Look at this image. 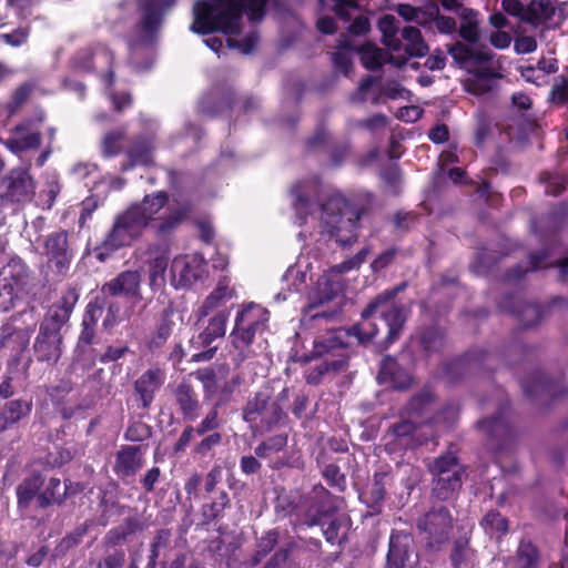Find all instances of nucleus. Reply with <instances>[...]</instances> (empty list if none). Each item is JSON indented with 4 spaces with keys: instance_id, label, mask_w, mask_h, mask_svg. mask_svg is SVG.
<instances>
[{
    "instance_id": "54",
    "label": "nucleus",
    "mask_w": 568,
    "mask_h": 568,
    "mask_svg": "<svg viewBox=\"0 0 568 568\" xmlns=\"http://www.w3.org/2000/svg\"><path fill=\"white\" fill-rule=\"evenodd\" d=\"M288 442V436L285 433L276 434L262 440L255 448L254 454L256 457L265 459L270 456L282 452Z\"/></svg>"
},
{
    "instance_id": "49",
    "label": "nucleus",
    "mask_w": 568,
    "mask_h": 568,
    "mask_svg": "<svg viewBox=\"0 0 568 568\" xmlns=\"http://www.w3.org/2000/svg\"><path fill=\"white\" fill-rule=\"evenodd\" d=\"M480 526L485 534L501 539L509 531V521L498 510L491 509L481 518Z\"/></svg>"
},
{
    "instance_id": "27",
    "label": "nucleus",
    "mask_w": 568,
    "mask_h": 568,
    "mask_svg": "<svg viewBox=\"0 0 568 568\" xmlns=\"http://www.w3.org/2000/svg\"><path fill=\"white\" fill-rule=\"evenodd\" d=\"M32 120L27 119L12 129V135L2 141L3 145L13 154L29 150H37L41 145V133L32 130Z\"/></svg>"
},
{
    "instance_id": "51",
    "label": "nucleus",
    "mask_w": 568,
    "mask_h": 568,
    "mask_svg": "<svg viewBox=\"0 0 568 568\" xmlns=\"http://www.w3.org/2000/svg\"><path fill=\"white\" fill-rule=\"evenodd\" d=\"M402 38L407 42L405 52L409 57L422 58L427 54L428 45L418 28L408 26L402 30Z\"/></svg>"
},
{
    "instance_id": "58",
    "label": "nucleus",
    "mask_w": 568,
    "mask_h": 568,
    "mask_svg": "<svg viewBox=\"0 0 568 568\" xmlns=\"http://www.w3.org/2000/svg\"><path fill=\"white\" fill-rule=\"evenodd\" d=\"M361 62L369 71H377L383 67V51L373 43H365L358 48Z\"/></svg>"
},
{
    "instance_id": "48",
    "label": "nucleus",
    "mask_w": 568,
    "mask_h": 568,
    "mask_svg": "<svg viewBox=\"0 0 568 568\" xmlns=\"http://www.w3.org/2000/svg\"><path fill=\"white\" fill-rule=\"evenodd\" d=\"M126 139V128L120 126L108 131L101 139V154L105 159L114 158L122 153L123 142Z\"/></svg>"
},
{
    "instance_id": "36",
    "label": "nucleus",
    "mask_w": 568,
    "mask_h": 568,
    "mask_svg": "<svg viewBox=\"0 0 568 568\" xmlns=\"http://www.w3.org/2000/svg\"><path fill=\"white\" fill-rule=\"evenodd\" d=\"M447 51L458 67L466 70L471 65L488 63L493 59L491 53L483 50H474L463 42L452 44Z\"/></svg>"
},
{
    "instance_id": "64",
    "label": "nucleus",
    "mask_w": 568,
    "mask_h": 568,
    "mask_svg": "<svg viewBox=\"0 0 568 568\" xmlns=\"http://www.w3.org/2000/svg\"><path fill=\"white\" fill-rule=\"evenodd\" d=\"M73 390V383L69 377L60 378L54 385L47 387V396L53 404H60Z\"/></svg>"
},
{
    "instance_id": "1",
    "label": "nucleus",
    "mask_w": 568,
    "mask_h": 568,
    "mask_svg": "<svg viewBox=\"0 0 568 568\" xmlns=\"http://www.w3.org/2000/svg\"><path fill=\"white\" fill-rule=\"evenodd\" d=\"M267 2L268 0H197L193 4L190 30L201 36L223 33L229 37V48L248 54L255 49L258 34L250 32L241 41L232 37L242 33L244 13L251 22L262 21L266 14Z\"/></svg>"
},
{
    "instance_id": "16",
    "label": "nucleus",
    "mask_w": 568,
    "mask_h": 568,
    "mask_svg": "<svg viewBox=\"0 0 568 568\" xmlns=\"http://www.w3.org/2000/svg\"><path fill=\"white\" fill-rule=\"evenodd\" d=\"M495 358V355L483 348H470L465 354L455 357L445 365V374L450 383L457 382L464 375L480 369L494 371L488 363Z\"/></svg>"
},
{
    "instance_id": "24",
    "label": "nucleus",
    "mask_w": 568,
    "mask_h": 568,
    "mask_svg": "<svg viewBox=\"0 0 568 568\" xmlns=\"http://www.w3.org/2000/svg\"><path fill=\"white\" fill-rule=\"evenodd\" d=\"M29 276L30 268L19 256L11 257L0 270V283L2 284V290L9 295L10 302V306L3 307L6 311L13 307V300L17 297L14 290L24 287Z\"/></svg>"
},
{
    "instance_id": "45",
    "label": "nucleus",
    "mask_w": 568,
    "mask_h": 568,
    "mask_svg": "<svg viewBox=\"0 0 568 568\" xmlns=\"http://www.w3.org/2000/svg\"><path fill=\"white\" fill-rule=\"evenodd\" d=\"M244 383V378L241 374H233L230 378L222 383H217L211 394L215 395L214 405L215 408H223L234 402V394L239 390L241 385Z\"/></svg>"
},
{
    "instance_id": "28",
    "label": "nucleus",
    "mask_w": 568,
    "mask_h": 568,
    "mask_svg": "<svg viewBox=\"0 0 568 568\" xmlns=\"http://www.w3.org/2000/svg\"><path fill=\"white\" fill-rule=\"evenodd\" d=\"M179 542L169 528L158 529L150 544L148 562L145 568H158L159 561L172 557L174 552H181Z\"/></svg>"
},
{
    "instance_id": "25",
    "label": "nucleus",
    "mask_w": 568,
    "mask_h": 568,
    "mask_svg": "<svg viewBox=\"0 0 568 568\" xmlns=\"http://www.w3.org/2000/svg\"><path fill=\"white\" fill-rule=\"evenodd\" d=\"M165 379V374L160 368L146 369L133 385L134 399L139 408L149 410L156 392L161 388Z\"/></svg>"
},
{
    "instance_id": "3",
    "label": "nucleus",
    "mask_w": 568,
    "mask_h": 568,
    "mask_svg": "<svg viewBox=\"0 0 568 568\" xmlns=\"http://www.w3.org/2000/svg\"><path fill=\"white\" fill-rule=\"evenodd\" d=\"M61 479L47 477L39 469L30 470L16 486L17 511L22 518L37 520L32 511H44L51 507H62Z\"/></svg>"
},
{
    "instance_id": "53",
    "label": "nucleus",
    "mask_w": 568,
    "mask_h": 568,
    "mask_svg": "<svg viewBox=\"0 0 568 568\" xmlns=\"http://www.w3.org/2000/svg\"><path fill=\"white\" fill-rule=\"evenodd\" d=\"M435 396L429 389H422L410 397L404 406V410L409 416L423 417L430 409Z\"/></svg>"
},
{
    "instance_id": "50",
    "label": "nucleus",
    "mask_w": 568,
    "mask_h": 568,
    "mask_svg": "<svg viewBox=\"0 0 568 568\" xmlns=\"http://www.w3.org/2000/svg\"><path fill=\"white\" fill-rule=\"evenodd\" d=\"M477 16L478 12L471 8H463L460 13L462 23L458 32L460 38L470 44L477 43L480 38Z\"/></svg>"
},
{
    "instance_id": "6",
    "label": "nucleus",
    "mask_w": 568,
    "mask_h": 568,
    "mask_svg": "<svg viewBox=\"0 0 568 568\" xmlns=\"http://www.w3.org/2000/svg\"><path fill=\"white\" fill-rule=\"evenodd\" d=\"M242 419L248 425L252 434L265 435L288 422V415L267 389L254 393L242 407Z\"/></svg>"
},
{
    "instance_id": "61",
    "label": "nucleus",
    "mask_w": 568,
    "mask_h": 568,
    "mask_svg": "<svg viewBox=\"0 0 568 568\" xmlns=\"http://www.w3.org/2000/svg\"><path fill=\"white\" fill-rule=\"evenodd\" d=\"M312 186V183L308 181H298L292 185L290 192L294 197L293 205L296 211L307 212L311 205V196L308 190Z\"/></svg>"
},
{
    "instance_id": "40",
    "label": "nucleus",
    "mask_w": 568,
    "mask_h": 568,
    "mask_svg": "<svg viewBox=\"0 0 568 568\" xmlns=\"http://www.w3.org/2000/svg\"><path fill=\"white\" fill-rule=\"evenodd\" d=\"M549 256L550 252L547 248H542L539 252H530L528 255L529 267L525 268L521 264H517L505 272L504 280L509 283L521 281L529 272H537L541 268L551 267L550 264L546 263Z\"/></svg>"
},
{
    "instance_id": "59",
    "label": "nucleus",
    "mask_w": 568,
    "mask_h": 568,
    "mask_svg": "<svg viewBox=\"0 0 568 568\" xmlns=\"http://www.w3.org/2000/svg\"><path fill=\"white\" fill-rule=\"evenodd\" d=\"M337 48L339 50L333 53L332 62L339 72L347 75L353 70V61L351 55L342 50H351L352 42L346 37H343L338 40Z\"/></svg>"
},
{
    "instance_id": "62",
    "label": "nucleus",
    "mask_w": 568,
    "mask_h": 568,
    "mask_svg": "<svg viewBox=\"0 0 568 568\" xmlns=\"http://www.w3.org/2000/svg\"><path fill=\"white\" fill-rule=\"evenodd\" d=\"M554 9L548 0H532L527 7L526 22L546 20L551 17Z\"/></svg>"
},
{
    "instance_id": "22",
    "label": "nucleus",
    "mask_w": 568,
    "mask_h": 568,
    "mask_svg": "<svg viewBox=\"0 0 568 568\" xmlns=\"http://www.w3.org/2000/svg\"><path fill=\"white\" fill-rule=\"evenodd\" d=\"M335 500V496L322 484L315 485L305 510V524L308 527L322 525L324 518L336 511Z\"/></svg>"
},
{
    "instance_id": "55",
    "label": "nucleus",
    "mask_w": 568,
    "mask_h": 568,
    "mask_svg": "<svg viewBox=\"0 0 568 568\" xmlns=\"http://www.w3.org/2000/svg\"><path fill=\"white\" fill-rule=\"evenodd\" d=\"M231 298V294L229 293V287L221 283L206 296L203 301L202 305L197 311L199 318H203L210 315L211 312L219 308L221 303L225 298Z\"/></svg>"
},
{
    "instance_id": "8",
    "label": "nucleus",
    "mask_w": 568,
    "mask_h": 568,
    "mask_svg": "<svg viewBox=\"0 0 568 568\" xmlns=\"http://www.w3.org/2000/svg\"><path fill=\"white\" fill-rule=\"evenodd\" d=\"M455 519L450 509L434 504L415 520V528L428 550L438 551L453 535Z\"/></svg>"
},
{
    "instance_id": "42",
    "label": "nucleus",
    "mask_w": 568,
    "mask_h": 568,
    "mask_svg": "<svg viewBox=\"0 0 568 568\" xmlns=\"http://www.w3.org/2000/svg\"><path fill=\"white\" fill-rule=\"evenodd\" d=\"M38 83L36 80H28L20 83L10 94L9 100L3 105V111L7 118H12L18 114L23 105L29 101L34 93Z\"/></svg>"
},
{
    "instance_id": "38",
    "label": "nucleus",
    "mask_w": 568,
    "mask_h": 568,
    "mask_svg": "<svg viewBox=\"0 0 568 568\" xmlns=\"http://www.w3.org/2000/svg\"><path fill=\"white\" fill-rule=\"evenodd\" d=\"M80 297V292L74 286H69L63 293L59 302L49 307L45 317L65 325L73 312L75 304Z\"/></svg>"
},
{
    "instance_id": "2",
    "label": "nucleus",
    "mask_w": 568,
    "mask_h": 568,
    "mask_svg": "<svg viewBox=\"0 0 568 568\" xmlns=\"http://www.w3.org/2000/svg\"><path fill=\"white\" fill-rule=\"evenodd\" d=\"M373 209L374 196L371 193L352 199L334 194L322 204V222L341 247H349L357 242L361 222L373 213Z\"/></svg>"
},
{
    "instance_id": "29",
    "label": "nucleus",
    "mask_w": 568,
    "mask_h": 568,
    "mask_svg": "<svg viewBox=\"0 0 568 568\" xmlns=\"http://www.w3.org/2000/svg\"><path fill=\"white\" fill-rule=\"evenodd\" d=\"M32 410V402L23 398L0 402V436L17 429Z\"/></svg>"
},
{
    "instance_id": "32",
    "label": "nucleus",
    "mask_w": 568,
    "mask_h": 568,
    "mask_svg": "<svg viewBox=\"0 0 568 568\" xmlns=\"http://www.w3.org/2000/svg\"><path fill=\"white\" fill-rule=\"evenodd\" d=\"M174 310L169 306L164 308L155 325V328L145 339V348L151 354H159L165 346L168 339L173 333L175 322L173 321Z\"/></svg>"
},
{
    "instance_id": "13",
    "label": "nucleus",
    "mask_w": 568,
    "mask_h": 568,
    "mask_svg": "<svg viewBox=\"0 0 568 568\" xmlns=\"http://www.w3.org/2000/svg\"><path fill=\"white\" fill-rule=\"evenodd\" d=\"M43 250L47 256L48 271L53 274L54 281H62L68 275L73 260L68 231L59 230L48 234L43 243Z\"/></svg>"
},
{
    "instance_id": "21",
    "label": "nucleus",
    "mask_w": 568,
    "mask_h": 568,
    "mask_svg": "<svg viewBox=\"0 0 568 568\" xmlns=\"http://www.w3.org/2000/svg\"><path fill=\"white\" fill-rule=\"evenodd\" d=\"M155 138L151 134H138L130 140L125 149L126 161L121 171L128 172L136 166L148 168L154 164Z\"/></svg>"
},
{
    "instance_id": "26",
    "label": "nucleus",
    "mask_w": 568,
    "mask_h": 568,
    "mask_svg": "<svg viewBox=\"0 0 568 568\" xmlns=\"http://www.w3.org/2000/svg\"><path fill=\"white\" fill-rule=\"evenodd\" d=\"M204 262L197 255H179L174 257L171 265V274L175 286L190 287L204 273Z\"/></svg>"
},
{
    "instance_id": "19",
    "label": "nucleus",
    "mask_w": 568,
    "mask_h": 568,
    "mask_svg": "<svg viewBox=\"0 0 568 568\" xmlns=\"http://www.w3.org/2000/svg\"><path fill=\"white\" fill-rule=\"evenodd\" d=\"M104 298L124 297L138 303L142 301L141 275L138 271L125 270L105 282L101 287Z\"/></svg>"
},
{
    "instance_id": "4",
    "label": "nucleus",
    "mask_w": 568,
    "mask_h": 568,
    "mask_svg": "<svg viewBox=\"0 0 568 568\" xmlns=\"http://www.w3.org/2000/svg\"><path fill=\"white\" fill-rule=\"evenodd\" d=\"M168 203V192L158 191L145 194L140 202L131 204L135 212L144 219L145 226L151 227L154 236L159 240H170L173 233L187 220L192 210L187 202H183L169 206L163 215L158 216Z\"/></svg>"
},
{
    "instance_id": "5",
    "label": "nucleus",
    "mask_w": 568,
    "mask_h": 568,
    "mask_svg": "<svg viewBox=\"0 0 568 568\" xmlns=\"http://www.w3.org/2000/svg\"><path fill=\"white\" fill-rule=\"evenodd\" d=\"M427 469L432 476L430 498L440 503L455 500L466 478V467L457 455L452 452L442 454L429 463Z\"/></svg>"
},
{
    "instance_id": "35",
    "label": "nucleus",
    "mask_w": 568,
    "mask_h": 568,
    "mask_svg": "<svg viewBox=\"0 0 568 568\" xmlns=\"http://www.w3.org/2000/svg\"><path fill=\"white\" fill-rule=\"evenodd\" d=\"M175 403L184 420L194 422L200 416L201 403L194 387L186 382L176 385L173 390Z\"/></svg>"
},
{
    "instance_id": "44",
    "label": "nucleus",
    "mask_w": 568,
    "mask_h": 568,
    "mask_svg": "<svg viewBox=\"0 0 568 568\" xmlns=\"http://www.w3.org/2000/svg\"><path fill=\"white\" fill-rule=\"evenodd\" d=\"M382 317L387 325L386 346L394 344L402 335L406 323L405 308L403 305H392L388 311L382 313Z\"/></svg>"
},
{
    "instance_id": "31",
    "label": "nucleus",
    "mask_w": 568,
    "mask_h": 568,
    "mask_svg": "<svg viewBox=\"0 0 568 568\" xmlns=\"http://www.w3.org/2000/svg\"><path fill=\"white\" fill-rule=\"evenodd\" d=\"M377 381L379 384H389L394 389L406 390L412 386L413 377L396 358L385 356L381 362Z\"/></svg>"
},
{
    "instance_id": "41",
    "label": "nucleus",
    "mask_w": 568,
    "mask_h": 568,
    "mask_svg": "<svg viewBox=\"0 0 568 568\" xmlns=\"http://www.w3.org/2000/svg\"><path fill=\"white\" fill-rule=\"evenodd\" d=\"M257 331L258 329L256 328L244 325L242 326L237 325V323H234L230 338L233 347L239 351L236 358L237 365L251 356V346L255 339Z\"/></svg>"
},
{
    "instance_id": "39",
    "label": "nucleus",
    "mask_w": 568,
    "mask_h": 568,
    "mask_svg": "<svg viewBox=\"0 0 568 568\" xmlns=\"http://www.w3.org/2000/svg\"><path fill=\"white\" fill-rule=\"evenodd\" d=\"M93 526L91 519H87L83 523L77 525L72 530L67 532L61 539L58 540L52 551V559L63 558L70 550L80 546L83 538L88 535L89 530Z\"/></svg>"
},
{
    "instance_id": "15",
    "label": "nucleus",
    "mask_w": 568,
    "mask_h": 568,
    "mask_svg": "<svg viewBox=\"0 0 568 568\" xmlns=\"http://www.w3.org/2000/svg\"><path fill=\"white\" fill-rule=\"evenodd\" d=\"M229 316L227 310L219 311L209 320L207 326L202 332L192 336L190 346L194 349H204L193 354V362H207L215 356L217 346H212V344L225 335Z\"/></svg>"
},
{
    "instance_id": "9",
    "label": "nucleus",
    "mask_w": 568,
    "mask_h": 568,
    "mask_svg": "<svg viewBox=\"0 0 568 568\" xmlns=\"http://www.w3.org/2000/svg\"><path fill=\"white\" fill-rule=\"evenodd\" d=\"M146 229L144 219L130 205L114 217L111 230L97 247V258L103 262L110 253L130 246L143 235Z\"/></svg>"
},
{
    "instance_id": "47",
    "label": "nucleus",
    "mask_w": 568,
    "mask_h": 568,
    "mask_svg": "<svg viewBox=\"0 0 568 568\" xmlns=\"http://www.w3.org/2000/svg\"><path fill=\"white\" fill-rule=\"evenodd\" d=\"M268 321V311L257 304L248 303L237 312L235 323L261 329L262 326Z\"/></svg>"
},
{
    "instance_id": "63",
    "label": "nucleus",
    "mask_w": 568,
    "mask_h": 568,
    "mask_svg": "<svg viewBox=\"0 0 568 568\" xmlns=\"http://www.w3.org/2000/svg\"><path fill=\"white\" fill-rule=\"evenodd\" d=\"M152 427L142 420H132L129 423L123 438L128 442H144L152 436Z\"/></svg>"
},
{
    "instance_id": "52",
    "label": "nucleus",
    "mask_w": 568,
    "mask_h": 568,
    "mask_svg": "<svg viewBox=\"0 0 568 568\" xmlns=\"http://www.w3.org/2000/svg\"><path fill=\"white\" fill-rule=\"evenodd\" d=\"M407 282H402L392 288H387L376 295L362 311L361 316L363 320H368L372 317L379 307L392 302L399 293L404 292L407 288Z\"/></svg>"
},
{
    "instance_id": "56",
    "label": "nucleus",
    "mask_w": 568,
    "mask_h": 568,
    "mask_svg": "<svg viewBox=\"0 0 568 568\" xmlns=\"http://www.w3.org/2000/svg\"><path fill=\"white\" fill-rule=\"evenodd\" d=\"M473 550L468 539H456L454 541L449 559L453 568H470Z\"/></svg>"
},
{
    "instance_id": "18",
    "label": "nucleus",
    "mask_w": 568,
    "mask_h": 568,
    "mask_svg": "<svg viewBox=\"0 0 568 568\" xmlns=\"http://www.w3.org/2000/svg\"><path fill=\"white\" fill-rule=\"evenodd\" d=\"M145 463L144 452L139 445H122L114 454L113 474L124 485H132Z\"/></svg>"
},
{
    "instance_id": "7",
    "label": "nucleus",
    "mask_w": 568,
    "mask_h": 568,
    "mask_svg": "<svg viewBox=\"0 0 568 568\" xmlns=\"http://www.w3.org/2000/svg\"><path fill=\"white\" fill-rule=\"evenodd\" d=\"M367 326L364 327L363 324L356 323L348 328L329 331L325 336L314 341L312 357L333 359L343 355L347 358L348 363L347 349L349 347V337H356L359 344L365 345L377 335L378 329L375 324L368 323Z\"/></svg>"
},
{
    "instance_id": "57",
    "label": "nucleus",
    "mask_w": 568,
    "mask_h": 568,
    "mask_svg": "<svg viewBox=\"0 0 568 568\" xmlns=\"http://www.w3.org/2000/svg\"><path fill=\"white\" fill-rule=\"evenodd\" d=\"M280 532L277 529L266 531L256 542V551L252 557V565H258L278 544Z\"/></svg>"
},
{
    "instance_id": "37",
    "label": "nucleus",
    "mask_w": 568,
    "mask_h": 568,
    "mask_svg": "<svg viewBox=\"0 0 568 568\" xmlns=\"http://www.w3.org/2000/svg\"><path fill=\"white\" fill-rule=\"evenodd\" d=\"M541 554L538 546L528 538L520 539L514 556L508 559L510 568H539Z\"/></svg>"
},
{
    "instance_id": "34",
    "label": "nucleus",
    "mask_w": 568,
    "mask_h": 568,
    "mask_svg": "<svg viewBox=\"0 0 568 568\" xmlns=\"http://www.w3.org/2000/svg\"><path fill=\"white\" fill-rule=\"evenodd\" d=\"M231 508V499L226 490L204 495L200 508L201 524L209 526L221 520L225 510Z\"/></svg>"
},
{
    "instance_id": "11",
    "label": "nucleus",
    "mask_w": 568,
    "mask_h": 568,
    "mask_svg": "<svg viewBox=\"0 0 568 568\" xmlns=\"http://www.w3.org/2000/svg\"><path fill=\"white\" fill-rule=\"evenodd\" d=\"M175 0H139L140 20L134 26L136 43L153 44L165 14L174 7Z\"/></svg>"
},
{
    "instance_id": "20",
    "label": "nucleus",
    "mask_w": 568,
    "mask_h": 568,
    "mask_svg": "<svg viewBox=\"0 0 568 568\" xmlns=\"http://www.w3.org/2000/svg\"><path fill=\"white\" fill-rule=\"evenodd\" d=\"M526 397H546L557 399L567 394L568 389L561 379L550 378L544 372L537 371L520 381Z\"/></svg>"
},
{
    "instance_id": "23",
    "label": "nucleus",
    "mask_w": 568,
    "mask_h": 568,
    "mask_svg": "<svg viewBox=\"0 0 568 568\" xmlns=\"http://www.w3.org/2000/svg\"><path fill=\"white\" fill-rule=\"evenodd\" d=\"M418 424L409 419H400L394 423L386 433V447L389 452L413 450L423 445L416 435Z\"/></svg>"
},
{
    "instance_id": "12",
    "label": "nucleus",
    "mask_w": 568,
    "mask_h": 568,
    "mask_svg": "<svg viewBox=\"0 0 568 568\" xmlns=\"http://www.w3.org/2000/svg\"><path fill=\"white\" fill-rule=\"evenodd\" d=\"M477 428L496 450L506 449L518 436L509 403L500 404L494 416L478 420Z\"/></svg>"
},
{
    "instance_id": "14",
    "label": "nucleus",
    "mask_w": 568,
    "mask_h": 568,
    "mask_svg": "<svg viewBox=\"0 0 568 568\" xmlns=\"http://www.w3.org/2000/svg\"><path fill=\"white\" fill-rule=\"evenodd\" d=\"M63 326L53 320L43 317L33 343V354L37 362L48 365H55L59 362L63 347V336L61 334Z\"/></svg>"
},
{
    "instance_id": "33",
    "label": "nucleus",
    "mask_w": 568,
    "mask_h": 568,
    "mask_svg": "<svg viewBox=\"0 0 568 568\" xmlns=\"http://www.w3.org/2000/svg\"><path fill=\"white\" fill-rule=\"evenodd\" d=\"M410 537L400 531L393 530L383 568H405L410 557Z\"/></svg>"
},
{
    "instance_id": "30",
    "label": "nucleus",
    "mask_w": 568,
    "mask_h": 568,
    "mask_svg": "<svg viewBox=\"0 0 568 568\" xmlns=\"http://www.w3.org/2000/svg\"><path fill=\"white\" fill-rule=\"evenodd\" d=\"M389 473L375 471L371 486L359 495V499L366 505L369 516L382 514L387 494L386 486L389 484Z\"/></svg>"
},
{
    "instance_id": "17",
    "label": "nucleus",
    "mask_w": 568,
    "mask_h": 568,
    "mask_svg": "<svg viewBox=\"0 0 568 568\" xmlns=\"http://www.w3.org/2000/svg\"><path fill=\"white\" fill-rule=\"evenodd\" d=\"M149 285L152 291L161 290L166 282V271L170 262V240L150 243L145 250Z\"/></svg>"
},
{
    "instance_id": "60",
    "label": "nucleus",
    "mask_w": 568,
    "mask_h": 568,
    "mask_svg": "<svg viewBox=\"0 0 568 568\" xmlns=\"http://www.w3.org/2000/svg\"><path fill=\"white\" fill-rule=\"evenodd\" d=\"M321 474L329 487L335 488L338 493H344L347 487L346 476L341 471L337 464H325Z\"/></svg>"
},
{
    "instance_id": "43",
    "label": "nucleus",
    "mask_w": 568,
    "mask_h": 568,
    "mask_svg": "<svg viewBox=\"0 0 568 568\" xmlns=\"http://www.w3.org/2000/svg\"><path fill=\"white\" fill-rule=\"evenodd\" d=\"M347 369V358L339 356L338 358H325L322 363L311 368L305 375V382L308 385L316 386L323 382L326 374L341 373Z\"/></svg>"
},
{
    "instance_id": "10",
    "label": "nucleus",
    "mask_w": 568,
    "mask_h": 568,
    "mask_svg": "<svg viewBox=\"0 0 568 568\" xmlns=\"http://www.w3.org/2000/svg\"><path fill=\"white\" fill-rule=\"evenodd\" d=\"M36 190L37 181L29 165L12 168L0 178V206L22 209L33 201Z\"/></svg>"
},
{
    "instance_id": "46",
    "label": "nucleus",
    "mask_w": 568,
    "mask_h": 568,
    "mask_svg": "<svg viewBox=\"0 0 568 568\" xmlns=\"http://www.w3.org/2000/svg\"><path fill=\"white\" fill-rule=\"evenodd\" d=\"M445 343L446 334L436 325L427 326L418 334V344L427 356L442 352Z\"/></svg>"
}]
</instances>
